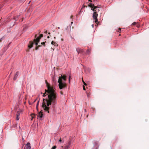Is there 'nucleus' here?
<instances>
[{
    "mask_svg": "<svg viewBox=\"0 0 149 149\" xmlns=\"http://www.w3.org/2000/svg\"><path fill=\"white\" fill-rule=\"evenodd\" d=\"M45 82L47 89L45 90V93L43 94V96L45 97L47 95L48 98L45 99H43L42 107L45 111H47L49 113V106L52 104L54 105L56 103L57 94L54 89V87L50 86L46 80H45Z\"/></svg>",
    "mask_w": 149,
    "mask_h": 149,
    "instance_id": "nucleus-1",
    "label": "nucleus"
},
{
    "mask_svg": "<svg viewBox=\"0 0 149 149\" xmlns=\"http://www.w3.org/2000/svg\"><path fill=\"white\" fill-rule=\"evenodd\" d=\"M66 76L64 75L63 76L61 75V77H59L58 82L59 83L58 86L60 89H61L65 88L66 86V84L62 81V79L64 81L66 80Z\"/></svg>",
    "mask_w": 149,
    "mask_h": 149,
    "instance_id": "nucleus-2",
    "label": "nucleus"
},
{
    "mask_svg": "<svg viewBox=\"0 0 149 149\" xmlns=\"http://www.w3.org/2000/svg\"><path fill=\"white\" fill-rule=\"evenodd\" d=\"M37 35H35V37L36 39H35L33 40L34 42H35V44H37V42H39L40 41V40L41 38H42L43 35L42 34H40L39 37L37 38Z\"/></svg>",
    "mask_w": 149,
    "mask_h": 149,
    "instance_id": "nucleus-3",
    "label": "nucleus"
},
{
    "mask_svg": "<svg viewBox=\"0 0 149 149\" xmlns=\"http://www.w3.org/2000/svg\"><path fill=\"white\" fill-rule=\"evenodd\" d=\"M98 15V14L97 13H96V12H94L93 15V19L95 20V22L96 24H97L99 23V22L98 21V19H97V17Z\"/></svg>",
    "mask_w": 149,
    "mask_h": 149,
    "instance_id": "nucleus-4",
    "label": "nucleus"
},
{
    "mask_svg": "<svg viewBox=\"0 0 149 149\" xmlns=\"http://www.w3.org/2000/svg\"><path fill=\"white\" fill-rule=\"evenodd\" d=\"M99 8V7L97 6H95V7H94V8H91V9L94 12H96V13H97L98 12L100 11L99 9H98L97 8Z\"/></svg>",
    "mask_w": 149,
    "mask_h": 149,
    "instance_id": "nucleus-5",
    "label": "nucleus"
},
{
    "mask_svg": "<svg viewBox=\"0 0 149 149\" xmlns=\"http://www.w3.org/2000/svg\"><path fill=\"white\" fill-rule=\"evenodd\" d=\"M31 148V147L30 143H27L24 148V149H30Z\"/></svg>",
    "mask_w": 149,
    "mask_h": 149,
    "instance_id": "nucleus-6",
    "label": "nucleus"
},
{
    "mask_svg": "<svg viewBox=\"0 0 149 149\" xmlns=\"http://www.w3.org/2000/svg\"><path fill=\"white\" fill-rule=\"evenodd\" d=\"M34 43H35L34 42H33L31 41L29 42V45L28 46L29 48H31L33 47Z\"/></svg>",
    "mask_w": 149,
    "mask_h": 149,
    "instance_id": "nucleus-7",
    "label": "nucleus"
},
{
    "mask_svg": "<svg viewBox=\"0 0 149 149\" xmlns=\"http://www.w3.org/2000/svg\"><path fill=\"white\" fill-rule=\"evenodd\" d=\"M76 51L78 52V54H79V53L82 52H83V50L82 49H81L79 48H77L76 49Z\"/></svg>",
    "mask_w": 149,
    "mask_h": 149,
    "instance_id": "nucleus-8",
    "label": "nucleus"
},
{
    "mask_svg": "<svg viewBox=\"0 0 149 149\" xmlns=\"http://www.w3.org/2000/svg\"><path fill=\"white\" fill-rule=\"evenodd\" d=\"M88 6L91 7V8H93L95 7L94 6V5L91 3H90L88 5Z\"/></svg>",
    "mask_w": 149,
    "mask_h": 149,
    "instance_id": "nucleus-9",
    "label": "nucleus"
},
{
    "mask_svg": "<svg viewBox=\"0 0 149 149\" xmlns=\"http://www.w3.org/2000/svg\"><path fill=\"white\" fill-rule=\"evenodd\" d=\"M42 110L40 111L38 113V115H37V116H38L40 118H42V116H43L42 113Z\"/></svg>",
    "mask_w": 149,
    "mask_h": 149,
    "instance_id": "nucleus-10",
    "label": "nucleus"
},
{
    "mask_svg": "<svg viewBox=\"0 0 149 149\" xmlns=\"http://www.w3.org/2000/svg\"><path fill=\"white\" fill-rule=\"evenodd\" d=\"M19 74V72L18 71H17L16 72V74L15 75L13 79L14 80H16V79L17 78V76H18V75Z\"/></svg>",
    "mask_w": 149,
    "mask_h": 149,
    "instance_id": "nucleus-11",
    "label": "nucleus"
},
{
    "mask_svg": "<svg viewBox=\"0 0 149 149\" xmlns=\"http://www.w3.org/2000/svg\"><path fill=\"white\" fill-rule=\"evenodd\" d=\"M61 147L62 148V149H69V148H70V146L69 145H66L64 147V148H63V146H61Z\"/></svg>",
    "mask_w": 149,
    "mask_h": 149,
    "instance_id": "nucleus-12",
    "label": "nucleus"
},
{
    "mask_svg": "<svg viewBox=\"0 0 149 149\" xmlns=\"http://www.w3.org/2000/svg\"><path fill=\"white\" fill-rule=\"evenodd\" d=\"M38 43L39 42H37V45L36 44H35L36 45V47L35 49L36 50H37L38 49V48L39 47H41V45H38Z\"/></svg>",
    "mask_w": 149,
    "mask_h": 149,
    "instance_id": "nucleus-13",
    "label": "nucleus"
},
{
    "mask_svg": "<svg viewBox=\"0 0 149 149\" xmlns=\"http://www.w3.org/2000/svg\"><path fill=\"white\" fill-rule=\"evenodd\" d=\"M39 100L36 106V108L37 109V110L38 112V106L39 104Z\"/></svg>",
    "mask_w": 149,
    "mask_h": 149,
    "instance_id": "nucleus-14",
    "label": "nucleus"
},
{
    "mask_svg": "<svg viewBox=\"0 0 149 149\" xmlns=\"http://www.w3.org/2000/svg\"><path fill=\"white\" fill-rule=\"evenodd\" d=\"M31 117H32V118L31 119V120H33V118H34L36 116V115L34 114H32L31 115Z\"/></svg>",
    "mask_w": 149,
    "mask_h": 149,
    "instance_id": "nucleus-15",
    "label": "nucleus"
},
{
    "mask_svg": "<svg viewBox=\"0 0 149 149\" xmlns=\"http://www.w3.org/2000/svg\"><path fill=\"white\" fill-rule=\"evenodd\" d=\"M21 112V111H17V113L16 115L17 116H19V115H20V112Z\"/></svg>",
    "mask_w": 149,
    "mask_h": 149,
    "instance_id": "nucleus-16",
    "label": "nucleus"
},
{
    "mask_svg": "<svg viewBox=\"0 0 149 149\" xmlns=\"http://www.w3.org/2000/svg\"><path fill=\"white\" fill-rule=\"evenodd\" d=\"M19 17V16H17V17H14V19L15 21H17L18 19V17Z\"/></svg>",
    "mask_w": 149,
    "mask_h": 149,
    "instance_id": "nucleus-17",
    "label": "nucleus"
},
{
    "mask_svg": "<svg viewBox=\"0 0 149 149\" xmlns=\"http://www.w3.org/2000/svg\"><path fill=\"white\" fill-rule=\"evenodd\" d=\"M46 42V41L45 42H42L41 43V45H43L44 46H45V43Z\"/></svg>",
    "mask_w": 149,
    "mask_h": 149,
    "instance_id": "nucleus-18",
    "label": "nucleus"
},
{
    "mask_svg": "<svg viewBox=\"0 0 149 149\" xmlns=\"http://www.w3.org/2000/svg\"><path fill=\"white\" fill-rule=\"evenodd\" d=\"M59 141L60 142H62L63 143L64 142V140L63 139H61V138L59 140Z\"/></svg>",
    "mask_w": 149,
    "mask_h": 149,
    "instance_id": "nucleus-19",
    "label": "nucleus"
},
{
    "mask_svg": "<svg viewBox=\"0 0 149 149\" xmlns=\"http://www.w3.org/2000/svg\"><path fill=\"white\" fill-rule=\"evenodd\" d=\"M98 144L97 142H95L94 143V146H98Z\"/></svg>",
    "mask_w": 149,
    "mask_h": 149,
    "instance_id": "nucleus-20",
    "label": "nucleus"
},
{
    "mask_svg": "<svg viewBox=\"0 0 149 149\" xmlns=\"http://www.w3.org/2000/svg\"><path fill=\"white\" fill-rule=\"evenodd\" d=\"M54 46H58V44H57V43L55 42H54Z\"/></svg>",
    "mask_w": 149,
    "mask_h": 149,
    "instance_id": "nucleus-21",
    "label": "nucleus"
},
{
    "mask_svg": "<svg viewBox=\"0 0 149 149\" xmlns=\"http://www.w3.org/2000/svg\"><path fill=\"white\" fill-rule=\"evenodd\" d=\"M90 52V50L89 49H88L87 51V53L89 54Z\"/></svg>",
    "mask_w": 149,
    "mask_h": 149,
    "instance_id": "nucleus-22",
    "label": "nucleus"
},
{
    "mask_svg": "<svg viewBox=\"0 0 149 149\" xmlns=\"http://www.w3.org/2000/svg\"><path fill=\"white\" fill-rule=\"evenodd\" d=\"M121 30V28H119L118 29V30L117 31L119 32V33H120Z\"/></svg>",
    "mask_w": 149,
    "mask_h": 149,
    "instance_id": "nucleus-23",
    "label": "nucleus"
},
{
    "mask_svg": "<svg viewBox=\"0 0 149 149\" xmlns=\"http://www.w3.org/2000/svg\"><path fill=\"white\" fill-rule=\"evenodd\" d=\"M56 148V146H55L53 147L51 149H55Z\"/></svg>",
    "mask_w": 149,
    "mask_h": 149,
    "instance_id": "nucleus-24",
    "label": "nucleus"
},
{
    "mask_svg": "<svg viewBox=\"0 0 149 149\" xmlns=\"http://www.w3.org/2000/svg\"><path fill=\"white\" fill-rule=\"evenodd\" d=\"M4 39V37H3L0 39V42H1L2 40Z\"/></svg>",
    "mask_w": 149,
    "mask_h": 149,
    "instance_id": "nucleus-25",
    "label": "nucleus"
},
{
    "mask_svg": "<svg viewBox=\"0 0 149 149\" xmlns=\"http://www.w3.org/2000/svg\"><path fill=\"white\" fill-rule=\"evenodd\" d=\"M19 116H17L16 117V120H18L19 119Z\"/></svg>",
    "mask_w": 149,
    "mask_h": 149,
    "instance_id": "nucleus-26",
    "label": "nucleus"
},
{
    "mask_svg": "<svg viewBox=\"0 0 149 149\" xmlns=\"http://www.w3.org/2000/svg\"><path fill=\"white\" fill-rule=\"evenodd\" d=\"M136 24V23L135 22H133L132 24V25H135Z\"/></svg>",
    "mask_w": 149,
    "mask_h": 149,
    "instance_id": "nucleus-27",
    "label": "nucleus"
},
{
    "mask_svg": "<svg viewBox=\"0 0 149 149\" xmlns=\"http://www.w3.org/2000/svg\"><path fill=\"white\" fill-rule=\"evenodd\" d=\"M54 42L53 41H52L51 42V44L52 45H54Z\"/></svg>",
    "mask_w": 149,
    "mask_h": 149,
    "instance_id": "nucleus-28",
    "label": "nucleus"
},
{
    "mask_svg": "<svg viewBox=\"0 0 149 149\" xmlns=\"http://www.w3.org/2000/svg\"><path fill=\"white\" fill-rule=\"evenodd\" d=\"M70 144H71V143H70V142H69L68 143V144H67V145H69V146H70Z\"/></svg>",
    "mask_w": 149,
    "mask_h": 149,
    "instance_id": "nucleus-29",
    "label": "nucleus"
},
{
    "mask_svg": "<svg viewBox=\"0 0 149 149\" xmlns=\"http://www.w3.org/2000/svg\"><path fill=\"white\" fill-rule=\"evenodd\" d=\"M83 88L84 90H86V89L85 88V86H83Z\"/></svg>",
    "mask_w": 149,
    "mask_h": 149,
    "instance_id": "nucleus-30",
    "label": "nucleus"
},
{
    "mask_svg": "<svg viewBox=\"0 0 149 149\" xmlns=\"http://www.w3.org/2000/svg\"><path fill=\"white\" fill-rule=\"evenodd\" d=\"M71 77V76H69V83L70 82V78Z\"/></svg>",
    "mask_w": 149,
    "mask_h": 149,
    "instance_id": "nucleus-31",
    "label": "nucleus"
},
{
    "mask_svg": "<svg viewBox=\"0 0 149 149\" xmlns=\"http://www.w3.org/2000/svg\"><path fill=\"white\" fill-rule=\"evenodd\" d=\"M60 93L62 95H63V92L62 91H61L60 92Z\"/></svg>",
    "mask_w": 149,
    "mask_h": 149,
    "instance_id": "nucleus-32",
    "label": "nucleus"
},
{
    "mask_svg": "<svg viewBox=\"0 0 149 149\" xmlns=\"http://www.w3.org/2000/svg\"><path fill=\"white\" fill-rule=\"evenodd\" d=\"M84 85H85V86H86L87 85V84L85 83V82H84Z\"/></svg>",
    "mask_w": 149,
    "mask_h": 149,
    "instance_id": "nucleus-33",
    "label": "nucleus"
},
{
    "mask_svg": "<svg viewBox=\"0 0 149 149\" xmlns=\"http://www.w3.org/2000/svg\"><path fill=\"white\" fill-rule=\"evenodd\" d=\"M92 109H93V111H94V109H94V108H93V107L92 108Z\"/></svg>",
    "mask_w": 149,
    "mask_h": 149,
    "instance_id": "nucleus-34",
    "label": "nucleus"
},
{
    "mask_svg": "<svg viewBox=\"0 0 149 149\" xmlns=\"http://www.w3.org/2000/svg\"><path fill=\"white\" fill-rule=\"evenodd\" d=\"M47 33V31H45V33Z\"/></svg>",
    "mask_w": 149,
    "mask_h": 149,
    "instance_id": "nucleus-35",
    "label": "nucleus"
},
{
    "mask_svg": "<svg viewBox=\"0 0 149 149\" xmlns=\"http://www.w3.org/2000/svg\"><path fill=\"white\" fill-rule=\"evenodd\" d=\"M84 111L85 112H86V109H84Z\"/></svg>",
    "mask_w": 149,
    "mask_h": 149,
    "instance_id": "nucleus-36",
    "label": "nucleus"
},
{
    "mask_svg": "<svg viewBox=\"0 0 149 149\" xmlns=\"http://www.w3.org/2000/svg\"><path fill=\"white\" fill-rule=\"evenodd\" d=\"M47 38H49V36H48L47 37Z\"/></svg>",
    "mask_w": 149,
    "mask_h": 149,
    "instance_id": "nucleus-37",
    "label": "nucleus"
},
{
    "mask_svg": "<svg viewBox=\"0 0 149 149\" xmlns=\"http://www.w3.org/2000/svg\"><path fill=\"white\" fill-rule=\"evenodd\" d=\"M82 81L83 83H84V81L83 80V78H82Z\"/></svg>",
    "mask_w": 149,
    "mask_h": 149,
    "instance_id": "nucleus-38",
    "label": "nucleus"
},
{
    "mask_svg": "<svg viewBox=\"0 0 149 149\" xmlns=\"http://www.w3.org/2000/svg\"><path fill=\"white\" fill-rule=\"evenodd\" d=\"M72 15H71V16H70V18H72Z\"/></svg>",
    "mask_w": 149,
    "mask_h": 149,
    "instance_id": "nucleus-39",
    "label": "nucleus"
},
{
    "mask_svg": "<svg viewBox=\"0 0 149 149\" xmlns=\"http://www.w3.org/2000/svg\"><path fill=\"white\" fill-rule=\"evenodd\" d=\"M92 26L93 28V26H94L93 24H92Z\"/></svg>",
    "mask_w": 149,
    "mask_h": 149,
    "instance_id": "nucleus-40",
    "label": "nucleus"
},
{
    "mask_svg": "<svg viewBox=\"0 0 149 149\" xmlns=\"http://www.w3.org/2000/svg\"><path fill=\"white\" fill-rule=\"evenodd\" d=\"M88 1H92L91 0H88Z\"/></svg>",
    "mask_w": 149,
    "mask_h": 149,
    "instance_id": "nucleus-41",
    "label": "nucleus"
},
{
    "mask_svg": "<svg viewBox=\"0 0 149 149\" xmlns=\"http://www.w3.org/2000/svg\"><path fill=\"white\" fill-rule=\"evenodd\" d=\"M10 43H11L10 42V43L8 44V46H9L10 45Z\"/></svg>",
    "mask_w": 149,
    "mask_h": 149,
    "instance_id": "nucleus-42",
    "label": "nucleus"
},
{
    "mask_svg": "<svg viewBox=\"0 0 149 149\" xmlns=\"http://www.w3.org/2000/svg\"><path fill=\"white\" fill-rule=\"evenodd\" d=\"M36 100H35L34 101V102H36Z\"/></svg>",
    "mask_w": 149,
    "mask_h": 149,
    "instance_id": "nucleus-43",
    "label": "nucleus"
},
{
    "mask_svg": "<svg viewBox=\"0 0 149 149\" xmlns=\"http://www.w3.org/2000/svg\"><path fill=\"white\" fill-rule=\"evenodd\" d=\"M136 26L137 27H139V26L138 25H137Z\"/></svg>",
    "mask_w": 149,
    "mask_h": 149,
    "instance_id": "nucleus-44",
    "label": "nucleus"
},
{
    "mask_svg": "<svg viewBox=\"0 0 149 149\" xmlns=\"http://www.w3.org/2000/svg\"><path fill=\"white\" fill-rule=\"evenodd\" d=\"M48 34H50V33L49 32V33H48Z\"/></svg>",
    "mask_w": 149,
    "mask_h": 149,
    "instance_id": "nucleus-45",
    "label": "nucleus"
},
{
    "mask_svg": "<svg viewBox=\"0 0 149 149\" xmlns=\"http://www.w3.org/2000/svg\"><path fill=\"white\" fill-rule=\"evenodd\" d=\"M22 140H23L24 141V139L23 138H22Z\"/></svg>",
    "mask_w": 149,
    "mask_h": 149,
    "instance_id": "nucleus-46",
    "label": "nucleus"
},
{
    "mask_svg": "<svg viewBox=\"0 0 149 149\" xmlns=\"http://www.w3.org/2000/svg\"><path fill=\"white\" fill-rule=\"evenodd\" d=\"M98 148H96V149H98Z\"/></svg>",
    "mask_w": 149,
    "mask_h": 149,
    "instance_id": "nucleus-47",
    "label": "nucleus"
},
{
    "mask_svg": "<svg viewBox=\"0 0 149 149\" xmlns=\"http://www.w3.org/2000/svg\"><path fill=\"white\" fill-rule=\"evenodd\" d=\"M30 1L29 2V3H28V4L29 3H30Z\"/></svg>",
    "mask_w": 149,
    "mask_h": 149,
    "instance_id": "nucleus-48",
    "label": "nucleus"
},
{
    "mask_svg": "<svg viewBox=\"0 0 149 149\" xmlns=\"http://www.w3.org/2000/svg\"><path fill=\"white\" fill-rule=\"evenodd\" d=\"M73 23V22H71V24H72Z\"/></svg>",
    "mask_w": 149,
    "mask_h": 149,
    "instance_id": "nucleus-49",
    "label": "nucleus"
},
{
    "mask_svg": "<svg viewBox=\"0 0 149 149\" xmlns=\"http://www.w3.org/2000/svg\"><path fill=\"white\" fill-rule=\"evenodd\" d=\"M54 38L55 39L56 38V37H54Z\"/></svg>",
    "mask_w": 149,
    "mask_h": 149,
    "instance_id": "nucleus-50",
    "label": "nucleus"
},
{
    "mask_svg": "<svg viewBox=\"0 0 149 149\" xmlns=\"http://www.w3.org/2000/svg\"><path fill=\"white\" fill-rule=\"evenodd\" d=\"M89 95L88 94V97Z\"/></svg>",
    "mask_w": 149,
    "mask_h": 149,
    "instance_id": "nucleus-51",
    "label": "nucleus"
},
{
    "mask_svg": "<svg viewBox=\"0 0 149 149\" xmlns=\"http://www.w3.org/2000/svg\"><path fill=\"white\" fill-rule=\"evenodd\" d=\"M68 27L67 28V29H68Z\"/></svg>",
    "mask_w": 149,
    "mask_h": 149,
    "instance_id": "nucleus-52",
    "label": "nucleus"
},
{
    "mask_svg": "<svg viewBox=\"0 0 149 149\" xmlns=\"http://www.w3.org/2000/svg\"><path fill=\"white\" fill-rule=\"evenodd\" d=\"M8 0H6V1H7Z\"/></svg>",
    "mask_w": 149,
    "mask_h": 149,
    "instance_id": "nucleus-53",
    "label": "nucleus"
},
{
    "mask_svg": "<svg viewBox=\"0 0 149 149\" xmlns=\"http://www.w3.org/2000/svg\"><path fill=\"white\" fill-rule=\"evenodd\" d=\"M83 7H84V5H83Z\"/></svg>",
    "mask_w": 149,
    "mask_h": 149,
    "instance_id": "nucleus-54",
    "label": "nucleus"
}]
</instances>
